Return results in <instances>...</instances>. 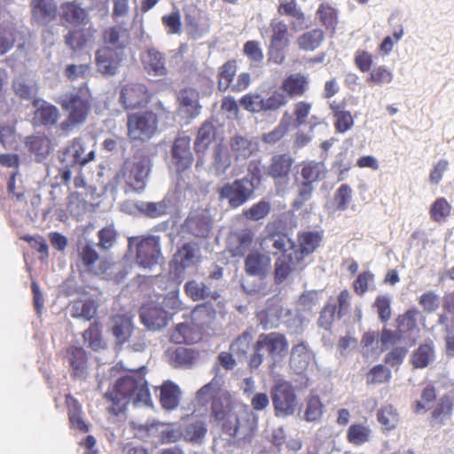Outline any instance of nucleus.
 <instances>
[{
    "mask_svg": "<svg viewBox=\"0 0 454 454\" xmlns=\"http://www.w3.org/2000/svg\"><path fill=\"white\" fill-rule=\"evenodd\" d=\"M201 403L213 399V414L223 429L231 436L239 439L249 436L256 427L253 412L244 404L236 402L231 395L221 388V380L213 379L197 392Z\"/></svg>",
    "mask_w": 454,
    "mask_h": 454,
    "instance_id": "f257e3e1",
    "label": "nucleus"
},
{
    "mask_svg": "<svg viewBox=\"0 0 454 454\" xmlns=\"http://www.w3.org/2000/svg\"><path fill=\"white\" fill-rule=\"evenodd\" d=\"M105 397L111 403L108 408L109 412L114 415L123 412L129 403L137 407L148 406L152 403L147 382L142 375L125 376L119 379Z\"/></svg>",
    "mask_w": 454,
    "mask_h": 454,
    "instance_id": "f03ea898",
    "label": "nucleus"
},
{
    "mask_svg": "<svg viewBox=\"0 0 454 454\" xmlns=\"http://www.w3.org/2000/svg\"><path fill=\"white\" fill-rule=\"evenodd\" d=\"M59 103L68 112V118L60 124L59 129L63 134H67L74 126L85 121L91 106V94L84 84L63 95Z\"/></svg>",
    "mask_w": 454,
    "mask_h": 454,
    "instance_id": "7ed1b4c3",
    "label": "nucleus"
},
{
    "mask_svg": "<svg viewBox=\"0 0 454 454\" xmlns=\"http://www.w3.org/2000/svg\"><path fill=\"white\" fill-rule=\"evenodd\" d=\"M288 347V341L282 333L274 332L260 334L249 362L251 368L256 369L262 364L263 352L267 353L273 363L282 360L287 354Z\"/></svg>",
    "mask_w": 454,
    "mask_h": 454,
    "instance_id": "20e7f679",
    "label": "nucleus"
},
{
    "mask_svg": "<svg viewBox=\"0 0 454 454\" xmlns=\"http://www.w3.org/2000/svg\"><path fill=\"white\" fill-rule=\"evenodd\" d=\"M86 150V143L82 138H74L65 149L60 157L64 166L57 176L60 184H68L73 176V170L84 167L94 159V150H90L87 153Z\"/></svg>",
    "mask_w": 454,
    "mask_h": 454,
    "instance_id": "39448f33",
    "label": "nucleus"
},
{
    "mask_svg": "<svg viewBox=\"0 0 454 454\" xmlns=\"http://www.w3.org/2000/svg\"><path fill=\"white\" fill-rule=\"evenodd\" d=\"M151 171V160L148 157L137 159L134 162H126L114 180L117 185H125V191L143 192Z\"/></svg>",
    "mask_w": 454,
    "mask_h": 454,
    "instance_id": "423d86ee",
    "label": "nucleus"
},
{
    "mask_svg": "<svg viewBox=\"0 0 454 454\" xmlns=\"http://www.w3.org/2000/svg\"><path fill=\"white\" fill-rule=\"evenodd\" d=\"M77 256L83 270L102 278H110L116 264L107 259L100 258L95 245L90 241L79 242Z\"/></svg>",
    "mask_w": 454,
    "mask_h": 454,
    "instance_id": "0eeeda50",
    "label": "nucleus"
},
{
    "mask_svg": "<svg viewBox=\"0 0 454 454\" xmlns=\"http://www.w3.org/2000/svg\"><path fill=\"white\" fill-rule=\"evenodd\" d=\"M275 415L278 418L293 416L298 408V398L294 386L288 381H279L270 391Z\"/></svg>",
    "mask_w": 454,
    "mask_h": 454,
    "instance_id": "6e6552de",
    "label": "nucleus"
},
{
    "mask_svg": "<svg viewBox=\"0 0 454 454\" xmlns=\"http://www.w3.org/2000/svg\"><path fill=\"white\" fill-rule=\"evenodd\" d=\"M157 123V116L153 112L129 114L128 117V136L132 140H148L155 134Z\"/></svg>",
    "mask_w": 454,
    "mask_h": 454,
    "instance_id": "1a4fd4ad",
    "label": "nucleus"
},
{
    "mask_svg": "<svg viewBox=\"0 0 454 454\" xmlns=\"http://www.w3.org/2000/svg\"><path fill=\"white\" fill-rule=\"evenodd\" d=\"M294 159L289 154L275 155L268 168V175L274 179L278 195L286 194L291 186V168Z\"/></svg>",
    "mask_w": 454,
    "mask_h": 454,
    "instance_id": "9d476101",
    "label": "nucleus"
},
{
    "mask_svg": "<svg viewBox=\"0 0 454 454\" xmlns=\"http://www.w3.org/2000/svg\"><path fill=\"white\" fill-rule=\"evenodd\" d=\"M136 247L137 262L139 266L150 269L160 262V243L155 237H147L141 240L137 238H129V248L131 250Z\"/></svg>",
    "mask_w": 454,
    "mask_h": 454,
    "instance_id": "9b49d317",
    "label": "nucleus"
},
{
    "mask_svg": "<svg viewBox=\"0 0 454 454\" xmlns=\"http://www.w3.org/2000/svg\"><path fill=\"white\" fill-rule=\"evenodd\" d=\"M213 225L210 212L206 208H199L190 213L182 225V233L198 239H205L211 231Z\"/></svg>",
    "mask_w": 454,
    "mask_h": 454,
    "instance_id": "f8f14e48",
    "label": "nucleus"
},
{
    "mask_svg": "<svg viewBox=\"0 0 454 454\" xmlns=\"http://www.w3.org/2000/svg\"><path fill=\"white\" fill-rule=\"evenodd\" d=\"M254 193V185L251 180L244 177L231 184H225L219 191L221 200H228L231 207L243 205Z\"/></svg>",
    "mask_w": 454,
    "mask_h": 454,
    "instance_id": "ddd939ff",
    "label": "nucleus"
},
{
    "mask_svg": "<svg viewBox=\"0 0 454 454\" xmlns=\"http://www.w3.org/2000/svg\"><path fill=\"white\" fill-rule=\"evenodd\" d=\"M227 148L233 156L235 165L231 176H235L240 173L239 163L246 161L256 152L257 144L245 136L234 135L228 140Z\"/></svg>",
    "mask_w": 454,
    "mask_h": 454,
    "instance_id": "4468645a",
    "label": "nucleus"
},
{
    "mask_svg": "<svg viewBox=\"0 0 454 454\" xmlns=\"http://www.w3.org/2000/svg\"><path fill=\"white\" fill-rule=\"evenodd\" d=\"M120 101L125 109L144 107L149 101V93L141 82H128L121 90Z\"/></svg>",
    "mask_w": 454,
    "mask_h": 454,
    "instance_id": "2eb2a0df",
    "label": "nucleus"
},
{
    "mask_svg": "<svg viewBox=\"0 0 454 454\" xmlns=\"http://www.w3.org/2000/svg\"><path fill=\"white\" fill-rule=\"evenodd\" d=\"M33 105L35 107L32 120L34 126L51 128L57 124L60 118L58 107L41 99H35Z\"/></svg>",
    "mask_w": 454,
    "mask_h": 454,
    "instance_id": "dca6fc26",
    "label": "nucleus"
},
{
    "mask_svg": "<svg viewBox=\"0 0 454 454\" xmlns=\"http://www.w3.org/2000/svg\"><path fill=\"white\" fill-rule=\"evenodd\" d=\"M121 59L122 51L114 50L108 45L100 48L96 53V65L103 74H115Z\"/></svg>",
    "mask_w": 454,
    "mask_h": 454,
    "instance_id": "f3484780",
    "label": "nucleus"
},
{
    "mask_svg": "<svg viewBox=\"0 0 454 454\" xmlns=\"http://www.w3.org/2000/svg\"><path fill=\"white\" fill-rule=\"evenodd\" d=\"M190 142L189 137L180 136L173 144L172 162L179 171L188 168L192 162Z\"/></svg>",
    "mask_w": 454,
    "mask_h": 454,
    "instance_id": "a211bd4d",
    "label": "nucleus"
},
{
    "mask_svg": "<svg viewBox=\"0 0 454 454\" xmlns=\"http://www.w3.org/2000/svg\"><path fill=\"white\" fill-rule=\"evenodd\" d=\"M271 268V260L266 254L250 253L245 260V270L250 276L264 278Z\"/></svg>",
    "mask_w": 454,
    "mask_h": 454,
    "instance_id": "6ab92c4d",
    "label": "nucleus"
},
{
    "mask_svg": "<svg viewBox=\"0 0 454 454\" xmlns=\"http://www.w3.org/2000/svg\"><path fill=\"white\" fill-rule=\"evenodd\" d=\"M254 233L248 229L233 232L228 239V250L233 257H241L250 249Z\"/></svg>",
    "mask_w": 454,
    "mask_h": 454,
    "instance_id": "aec40b11",
    "label": "nucleus"
},
{
    "mask_svg": "<svg viewBox=\"0 0 454 454\" xmlns=\"http://www.w3.org/2000/svg\"><path fill=\"white\" fill-rule=\"evenodd\" d=\"M32 18L43 26L52 21L57 15V5L53 0H32Z\"/></svg>",
    "mask_w": 454,
    "mask_h": 454,
    "instance_id": "412c9836",
    "label": "nucleus"
},
{
    "mask_svg": "<svg viewBox=\"0 0 454 454\" xmlns=\"http://www.w3.org/2000/svg\"><path fill=\"white\" fill-rule=\"evenodd\" d=\"M313 353L309 350L308 346L300 342L294 345L291 351L290 367L297 374L304 372L311 360L313 359Z\"/></svg>",
    "mask_w": 454,
    "mask_h": 454,
    "instance_id": "4be33fe9",
    "label": "nucleus"
},
{
    "mask_svg": "<svg viewBox=\"0 0 454 454\" xmlns=\"http://www.w3.org/2000/svg\"><path fill=\"white\" fill-rule=\"evenodd\" d=\"M133 427L138 432L145 431L149 435H160L165 442H175L178 440V433L170 429L168 426L156 422L139 424L133 422Z\"/></svg>",
    "mask_w": 454,
    "mask_h": 454,
    "instance_id": "5701e85b",
    "label": "nucleus"
},
{
    "mask_svg": "<svg viewBox=\"0 0 454 454\" xmlns=\"http://www.w3.org/2000/svg\"><path fill=\"white\" fill-rule=\"evenodd\" d=\"M170 317L171 312L161 307L144 309L140 315L142 323L151 330H159L166 326Z\"/></svg>",
    "mask_w": 454,
    "mask_h": 454,
    "instance_id": "b1692460",
    "label": "nucleus"
},
{
    "mask_svg": "<svg viewBox=\"0 0 454 454\" xmlns=\"http://www.w3.org/2000/svg\"><path fill=\"white\" fill-rule=\"evenodd\" d=\"M301 255L298 251H290L289 254L282 253L276 262L275 275L278 282L284 281L287 276L296 270Z\"/></svg>",
    "mask_w": 454,
    "mask_h": 454,
    "instance_id": "393cba45",
    "label": "nucleus"
},
{
    "mask_svg": "<svg viewBox=\"0 0 454 454\" xmlns=\"http://www.w3.org/2000/svg\"><path fill=\"white\" fill-rule=\"evenodd\" d=\"M111 331L118 344L129 340L133 331L132 319L128 315H115L111 320Z\"/></svg>",
    "mask_w": 454,
    "mask_h": 454,
    "instance_id": "a878e982",
    "label": "nucleus"
},
{
    "mask_svg": "<svg viewBox=\"0 0 454 454\" xmlns=\"http://www.w3.org/2000/svg\"><path fill=\"white\" fill-rule=\"evenodd\" d=\"M233 156L229 149L218 145L214 149L213 161L210 164V171L216 176H222L232 164Z\"/></svg>",
    "mask_w": 454,
    "mask_h": 454,
    "instance_id": "bb28decb",
    "label": "nucleus"
},
{
    "mask_svg": "<svg viewBox=\"0 0 454 454\" xmlns=\"http://www.w3.org/2000/svg\"><path fill=\"white\" fill-rule=\"evenodd\" d=\"M278 12L280 15L290 16L294 19L293 29L301 30L307 27L304 13L298 7L296 0H279Z\"/></svg>",
    "mask_w": 454,
    "mask_h": 454,
    "instance_id": "cd10ccee",
    "label": "nucleus"
},
{
    "mask_svg": "<svg viewBox=\"0 0 454 454\" xmlns=\"http://www.w3.org/2000/svg\"><path fill=\"white\" fill-rule=\"evenodd\" d=\"M104 43L113 46L114 50L122 51L129 43V32L122 26L111 27L103 34Z\"/></svg>",
    "mask_w": 454,
    "mask_h": 454,
    "instance_id": "c85d7f7f",
    "label": "nucleus"
},
{
    "mask_svg": "<svg viewBox=\"0 0 454 454\" xmlns=\"http://www.w3.org/2000/svg\"><path fill=\"white\" fill-rule=\"evenodd\" d=\"M143 64L149 74L160 76L167 74L165 59L160 51L154 49L146 51L143 56Z\"/></svg>",
    "mask_w": 454,
    "mask_h": 454,
    "instance_id": "c756f323",
    "label": "nucleus"
},
{
    "mask_svg": "<svg viewBox=\"0 0 454 454\" xmlns=\"http://www.w3.org/2000/svg\"><path fill=\"white\" fill-rule=\"evenodd\" d=\"M178 99L180 102V111L186 117L193 118L200 114L199 93L195 90L189 88L181 90Z\"/></svg>",
    "mask_w": 454,
    "mask_h": 454,
    "instance_id": "7c9ffc66",
    "label": "nucleus"
},
{
    "mask_svg": "<svg viewBox=\"0 0 454 454\" xmlns=\"http://www.w3.org/2000/svg\"><path fill=\"white\" fill-rule=\"evenodd\" d=\"M308 84V76L296 73L289 75L284 80L281 89L291 98L300 97L307 90Z\"/></svg>",
    "mask_w": 454,
    "mask_h": 454,
    "instance_id": "2f4dec72",
    "label": "nucleus"
},
{
    "mask_svg": "<svg viewBox=\"0 0 454 454\" xmlns=\"http://www.w3.org/2000/svg\"><path fill=\"white\" fill-rule=\"evenodd\" d=\"M181 390L173 382L166 381L160 387V403L165 409L173 410L179 404Z\"/></svg>",
    "mask_w": 454,
    "mask_h": 454,
    "instance_id": "473e14b6",
    "label": "nucleus"
},
{
    "mask_svg": "<svg viewBox=\"0 0 454 454\" xmlns=\"http://www.w3.org/2000/svg\"><path fill=\"white\" fill-rule=\"evenodd\" d=\"M67 353L74 377L84 379L87 374L85 351L81 348H71Z\"/></svg>",
    "mask_w": 454,
    "mask_h": 454,
    "instance_id": "72a5a7b5",
    "label": "nucleus"
},
{
    "mask_svg": "<svg viewBox=\"0 0 454 454\" xmlns=\"http://www.w3.org/2000/svg\"><path fill=\"white\" fill-rule=\"evenodd\" d=\"M326 168L324 162L309 160L303 162L301 175L309 183L318 182L325 178Z\"/></svg>",
    "mask_w": 454,
    "mask_h": 454,
    "instance_id": "f704fd0d",
    "label": "nucleus"
},
{
    "mask_svg": "<svg viewBox=\"0 0 454 454\" xmlns=\"http://www.w3.org/2000/svg\"><path fill=\"white\" fill-rule=\"evenodd\" d=\"M185 293L193 301L204 299L216 300L219 297L217 292H212L210 288L204 283H199L195 280L189 281L184 286Z\"/></svg>",
    "mask_w": 454,
    "mask_h": 454,
    "instance_id": "c9c22d12",
    "label": "nucleus"
},
{
    "mask_svg": "<svg viewBox=\"0 0 454 454\" xmlns=\"http://www.w3.org/2000/svg\"><path fill=\"white\" fill-rule=\"evenodd\" d=\"M136 207L143 215L156 218L168 214L169 202L167 200L158 202L138 201L136 204Z\"/></svg>",
    "mask_w": 454,
    "mask_h": 454,
    "instance_id": "e433bc0d",
    "label": "nucleus"
},
{
    "mask_svg": "<svg viewBox=\"0 0 454 454\" xmlns=\"http://www.w3.org/2000/svg\"><path fill=\"white\" fill-rule=\"evenodd\" d=\"M271 29L270 44L275 46H288L290 43L288 27L284 20L273 19L270 24Z\"/></svg>",
    "mask_w": 454,
    "mask_h": 454,
    "instance_id": "4c0bfd02",
    "label": "nucleus"
},
{
    "mask_svg": "<svg viewBox=\"0 0 454 454\" xmlns=\"http://www.w3.org/2000/svg\"><path fill=\"white\" fill-rule=\"evenodd\" d=\"M175 258L181 267H191L199 261L200 248L196 244H185L179 249Z\"/></svg>",
    "mask_w": 454,
    "mask_h": 454,
    "instance_id": "58836bf2",
    "label": "nucleus"
},
{
    "mask_svg": "<svg viewBox=\"0 0 454 454\" xmlns=\"http://www.w3.org/2000/svg\"><path fill=\"white\" fill-rule=\"evenodd\" d=\"M61 16L67 22L74 25L85 23L88 15L84 9L74 3H67L61 6Z\"/></svg>",
    "mask_w": 454,
    "mask_h": 454,
    "instance_id": "ea45409f",
    "label": "nucleus"
},
{
    "mask_svg": "<svg viewBox=\"0 0 454 454\" xmlns=\"http://www.w3.org/2000/svg\"><path fill=\"white\" fill-rule=\"evenodd\" d=\"M434 359V346L432 343L420 345L411 356V363L415 368H425Z\"/></svg>",
    "mask_w": 454,
    "mask_h": 454,
    "instance_id": "a19ab883",
    "label": "nucleus"
},
{
    "mask_svg": "<svg viewBox=\"0 0 454 454\" xmlns=\"http://www.w3.org/2000/svg\"><path fill=\"white\" fill-rule=\"evenodd\" d=\"M325 35L322 30L313 29L300 35L297 44L302 51H314L318 48L324 41Z\"/></svg>",
    "mask_w": 454,
    "mask_h": 454,
    "instance_id": "79ce46f5",
    "label": "nucleus"
},
{
    "mask_svg": "<svg viewBox=\"0 0 454 454\" xmlns=\"http://www.w3.org/2000/svg\"><path fill=\"white\" fill-rule=\"evenodd\" d=\"M451 205L445 198L436 199L430 207L429 214L434 222L444 223L451 213Z\"/></svg>",
    "mask_w": 454,
    "mask_h": 454,
    "instance_id": "37998d69",
    "label": "nucleus"
},
{
    "mask_svg": "<svg viewBox=\"0 0 454 454\" xmlns=\"http://www.w3.org/2000/svg\"><path fill=\"white\" fill-rule=\"evenodd\" d=\"M282 313L283 309L280 306H272L259 312L257 318L264 329L273 328L279 324Z\"/></svg>",
    "mask_w": 454,
    "mask_h": 454,
    "instance_id": "c03bdc74",
    "label": "nucleus"
},
{
    "mask_svg": "<svg viewBox=\"0 0 454 454\" xmlns=\"http://www.w3.org/2000/svg\"><path fill=\"white\" fill-rule=\"evenodd\" d=\"M215 135V131L214 125L211 122H205L198 131V136L194 144L196 152H204L214 140Z\"/></svg>",
    "mask_w": 454,
    "mask_h": 454,
    "instance_id": "a18cd8bd",
    "label": "nucleus"
},
{
    "mask_svg": "<svg viewBox=\"0 0 454 454\" xmlns=\"http://www.w3.org/2000/svg\"><path fill=\"white\" fill-rule=\"evenodd\" d=\"M322 237L317 232H305L299 238L301 260L305 255L312 254L320 245Z\"/></svg>",
    "mask_w": 454,
    "mask_h": 454,
    "instance_id": "49530a36",
    "label": "nucleus"
},
{
    "mask_svg": "<svg viewBox=\"0 0 454 454\" xmlns=\"http://www.w3.org/2000/svg\"><path fill=\"white\" fill-rule=\"evenodd\" d=\"M67 403L68 406V415L71 426L81 431L87 432L89 430V427L82 417L81 406L77 401L71 396H67Z\"/></svg>",
    "mask_w": 454,
    "mask_h": 454,
    "instance_id": "de8ad7c7",
    "label": "nucleus"
},
{
    "mask_svg": "<svg viewBox=\"0 0 454 454\" xmlns=\"http://www.w3.org/2000/svg\"><path fill=\"white\" fill-rule=\"evenodd\" d=\"M316 17L325 27L335 29L338 23V12L329 4H321L316 12Z\"/></svg>",
    "mask_w": 454,
    "mask_h": 454,
    "instance_id": "09e8293b",
    "label": "nucleus"
},
{
    "mask_svg": "<svg viewBox=\"0 0 454 454\" xmlns=\"http://www.w3.org/2000/svg\"><path fill=\"white\" fill-rule=\"evenodd\" d=\"M394 79V74L387 66L380 65L374 67L367 78V82L373 85L381 86L383 84H389Z\"/></svg>",
    "mask_w": 454,
    "mask_h": 454,
    "instance_id": "8fccbe9b",
    "label": "nucleus"
},
{
    "mask_svg": "<svg viewBox=\"0 0 454 454\" xmlns=\"http://www.w3.org/2000/svg\"><path fill=\"white\" fill-rule=\"evenodd\" d=\"M361 343L364 356L380 355L382 352L380 337L377 332H366Z\"/></svg>",
    "mask_w": 454,
    "mask_h": 454,
    "instance_id": "3c124183",
    "label": "nucleus"
},
{
    "mask_svg": "<svg viewBox=\"0 0 454 454\" xmlns=\"http://www.w3.org/2000/svg\"><path fill=\"white\" fill-rule=\"evenodd\" d=\"M12 88L15 95L25 100H32L36 95L35 84L23 77L16 78L13 81Z\"/></svg>",
    "mask_w": 454,
    "mask_h": 454,
    "instance_id": "603ef678",
    "label": "nucleus"
},
{
    "mask_svg": "<svg viewBox=\"0 0 454 454\" xmlns=\"http://www.w3.org/2000/svg\"><path fill=\"white\" fill-rule=\"evenodd\" d=\"M237 72L235 61H228L223 64L219 70L218 74V89L225 91L231 87V82Z\"/></svg>",
    "mask_w": 454,
    "mask_h": 454,
    "instance_id": "864d4df0",
    "label": "nucleus"
},
{
    "mask_svg": "<svg viewBox=\"0 0 454 454\" xmlns=\"http://www.w3.org/2000/svg\"><path fill=\"white\" fill-rule=\"evenodd\" d=\"M335 118V129L338 132L344 133L354 125V119L350 112L341 109L340 106H331Z\"/></svg>",
    "mask_w": 454,
    "mask_h": 454,
    "instance_id": "5fc2aeb1",
    "label": "nucleus"
},
{
    "mask_svg": "<svg viewBox=\"0 0 454 454\" xmlns=\"http://www.w3.org/2000/svg\"><path fill=\"white\" fill-rule=\"evenodd\" d=\"M92 35L88 31L75 29L65 36L67 45L73 50L83 48L91 39Z\"/></svg>",
    "mask_w": 454,
    "mask_h": 454,
    "instance_id": "6e6d98bb",
    "label": "nucleus"
},
{
    "mask_svg": "<svg viewBox=\"0 0 454 454\" xmlns=\"http://www.w3.org/2000/svg\"><path fill=\"white\" fill-rule=\"evenodd\" d=\"M391 371L382 364L373 366L366 376L368 385H380L389 381Z\"/></svg>",
    "mask_w": 454,
    "mask_h": 454,
    "instance_id": "4d7b16f0",
    "label": "nucleus"
},
{
    "mask_svg": "<svg viewBox=\"0 0 454 454\" xmlns=\"http://www.w3.org/2000/svg\"><path fill=\"white\" fill-rule=\"evenodd\" d=\"M96 314V306L91 301H76L72 306V316L90 320Z\"/></svg>",
    "mask_w": 454,
    "mask_h": 454,
    "instance_id": "13d9d810",
    "label": "nucleus"
},
{
    "mask_svg": "<svg viewBox=\"0 0 454 454\" xmlns=\"http://www.w3.org/2000/svg\"><path fill=\"white\" fill-rule=\"evenodd\" d=\"M162 24L168 35H180L182 32L181 15L178 10L175 9L170 13L161 18Z\"/></svg>",
    "mask_w": 454,
    "mask_h": 454,
    "instance_id": "bf43d9fd",
    "label": "nucleus"
},
{
    "mask_svg": "<svg viewBox=\"0 0 454 454\" xmlns=\"http://www.w3.org/2000/svg\"><path fill=\"white\" fill-rule=\"evenodd\" d=\"M378 420L385 429L390 430L396 427L399 421V414L392 405H387L380 411Z\"/></svg>",
    "mask_w": 454,
    "mask_h": 454,
    "instance_id": "052dcab7",
    "label": "nucleus"
},
{
    "mask_svg": "<svg viewBox=\"0 0 454 454\" xmlns=\"http://www.w3.org/2000/svg\"><path fill=\"white\" fill-rule=\"evenodd\" d=\"M207 433V428L205 424L199 420L193 423L189 424L184 432V437L186 441L200 443L204 439Z\"/></svg>",
    "mask_w": 454,
    "mask_h": 454,
    "instance_id": "680f3d73",
    "label": "nucleus"
},
{
    "mask_svg": "<svg viewBox=\"0 0 454 454\" xmlns=\"http://www.w3.org/2000/svg\"><path fill=\"white\" fill-rule=\"evenodd\" d=\"M239 105L251 113L264 112L262 97L258 93H247L239 99Z\"/></svg>",
    "mask_w": 454,
    "mask_h": 454,
    "instance_id": "e2e57ef3",
    "label": "nucleus"
},
{
    "mask_svg": "<svg viewBox=\"0 0 454 454\" xmlns=\"http://www.w3.org/2000/svg\"><path fill=\"white\" fill-rule=\"evenodd\" d=\"M452 411V401L449 396H443L440 399L439 403L434 410L433 418L440 424H443L450 418Z\"/></svg>",
    "mask_w": 454,
    "mask_h": 454,
    "instance_id": "0e129e2a",
    "label": "nucleus"
},
{
    "mask_svg": "<svg viewBox=\"0 0 454 454\" xmlns=\"http://www.w3.org/2000/svg\"><path fill=\"white\" fill-rule=\"evenodd\" d=\"M185 26L188 35L192 39L201 38L208 32V26L200 23L194 16L186 14Z\"/></svg>",
    "mask_w": 454,
    "mask_h": 454,
    "instance_id": "69168bd1",
    "label": "nucleus"
},
{
    "mask_svg": "<svg viewBox=\"0 0 454 454\" xmlns=\"http://www.w3.org/2000/svg\"><path fill=\"white\" fill-rule=\"evenodd\" d=\"M323 414V404L317 395L309 397L304 412V418L307 421L313 422L318 420Z\"/></svg>",
    "mask_w": 454,
    "mask_h": 454,
    "instance_id": "338daca9",
    "label": "nucleus"
},
{
    "mask_svg": "<svg viewBox=\"0 0 454 454\" xmlns=\"http://www.w3.org/2000/svg\"><path fill=\"white\" fill-rule=\"evenodd\" d=\"M370 429L361 424H355L349 427L348 431V439L349 442L355 445H360L369 440Z\"/></svg>",
    "mask_w": 454,
    "mask_h": 454,
    "instance_id": "774afa93",
    "label": "nucleus"
}]
</instances>
